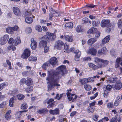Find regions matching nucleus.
<instances>
[{
	"label": "nucleus",
	"instance_id": "9d476101",
	"mask_svg": "<svg viewBox=\"0 0 122 122\" xmlns=\"http://www.w3.org/2000/svg\"><path fill=\"white\" fill-rule=\"evenodd\" d=\"M97 50L94 48H92L89 49L87 51V53L92 55L95 56L97 53Z\"/></svg>",
	"mask_w": 122,
	"mask_h": 122
},
{
	"label": "nucleus",
	"instance_id": "603ef678",
	"mask_svg": "<svg viewBox=\"0 0 122 122\" xmlns=\"http://www.w3.org/2000/svg\"><path fill=\"white\" fill-rule=\"evenodd\" d=\"M17 90L16 89L11 91V92L10 94H11V95H14L15 94H17Z\"/></svg>",
	"mask_w": 122,
	"mask_h": 122
},
{
	"label": "nucleus",
	"instance_id": "0e129e2a",
	"mask_svg": "<svg viewBox=\"0 0 122 122\" xmlns=\"http://www.w3.org/2000/svg\"><path fill=\"white\" fill-rule=\"evenodd\" d=\"M98 94V92H97L93 96L90 97V98L91 100H92L95 99V98L97 96Z\"/></svg>",
	"mask_w": 122,
	"mask_h": 122
},
{
	"label": "nucleus",
	"instance_id": "37998d69",
	"mask_svg": "<svg viewBox=\"0 0 122 122\" xmlns=\"http://www.w3.org/2000/svg\"><path fill=\"white\" fill-rule=\"evenodd\" d=\"M110 122H117V118L116 116L113 117L112 119L110 120Z\"/></svg>",
	"mask_w": 122,
	"mask_h": 122
},
{
	"label": "nucleus",
	"instance_id": "69168bd1",
	"mask_svg": "<svg viewBox=\"0 0 122 122\" xmlns=\"http://www.w3.org/2000/svg\"><path fill=\"white\" fill-rule=\"evenodd\" d=\"M81 52H79V53H78L77 54H76V56H75V60L76 61H77L78 60H76V57H77L78 58H79L81 56Z\"/></svg>",
	"mask_w": 122,
	"mask_h": 122
},
{
	"label": "nucleus",
	"instance_id": "052dcab7",
	"mask_svg": "<svg viewBox=\"0 0 122 122\" xmlns=\"http://www.w3.org/2000/svg\"><path fill=\"white\" fill-rule=\"evenodd\" d=\"M1 92H0V101H2L4 99V98L5 97V95H1Z\"/></svg>",
	"mask_w": 122,
	"mask_h": 122
},
{
	"label": "nucleus",
	"instance_id": "9b49d317",
	"mask_svg": "<svg viewBox=\"0 0 122 122\" xmlns=\"http://www.w3.org/2000/svg\"><path fill=\"white\" fill-rule=\"evenodd\" d=\"M36 42L34 41L33 38L31 39V43L30 45L31 48L33 50L36 49L37 47Z\"/></svg>",
	"mask_w": 122,
	"mask_h": 122
},
{
	"label": "nucleus",
	"instance_id": "bf43d9fd",
	"mask_svg": "<svg viewBox=\"0 0 122 122\" xmlns=\"http://www.w3.org/2000/svg\"><path fill=\"white\" fill-rule=\"evenodd\" d=\"M6 103L5 102H3L1 104H0V108H3L6 105Z\"/></svg>",
	"mask_w": 122,
	"mask_h": 122
},
{
	"label": "nucleus",
	"instance_id": "79ce46f5",
	"mask_svg": "<svg viewBox=\"0 0 122 122\" xmlns=\"http://www.w3.org/2000/svg\"><path fill=\"white\" fill-rule=\"evenodd\" d=\"M23 111H20L16 113V116L17 118H20L22 115V113Z\"/></svg>",
	"mask_w": 122,
	"mask_h": 122
},
{
	"label": "nucleus",
	"instance_id": "a19ab883",
	"mask_svg": "<svg viewBox=\"0 0 122 122\" xmlns=\"http://www.w3.org/2000/svg\"><path fill=\"white\" fill-rule=\"evenodd\" d=\"M37 58L36 57H33L32 56H30L29 58V61H36L37 60Z\"/></svg>",
	"mask_w": 122,
	"mask_h": 122
},
{
	"label": "nucleus",
	"instance_id": "6e6d98bb",
	"mask_svg": "<svg viewBox=\"0 0 122 122\" xmlns=\"http://www.w3.org/2000/svg\"><path fill=\"white\" fill-rule=\"evenodd\" d=\"M82 22L83 23H87L88 22V20L87 18H85L83 19Z\"/></svg>",
	"mask_w": 122,
	"mask_h": 122
},
{
	"label": "nucleus",
	"instance_id": "39448f33",
	"mask_svg": "<svg viewBox=\"0 0 122 122\" xmlns=\"http://www.w3.org/2000/svg\"><path fill=\"white\" fill-rule=\"evenodd\" d=\"M64 43L62 41L58 40L56 41L55 43L54 48L59 50H61Z\"/></svg>",
	"mask_w": 122,
	"mask_h": 122
},
{
	"label": "nucleus",
	"instance_id": "aec40b11",
	"mask_svg": "<svg viewBox=\"0 0 122 122\" xmlns=\"http://www.w3.org/2000/svg\"><path fill=\"white\" fill-rule=\"evenodd\" d=\"M77 96H76L75 94H72L71 96L70 97H69L68 100L69 101L72 100L73 102L76 98H77Z\"/></svg>",
	"mask_w": 122,
	"mask_h": 122
},
{
	"label": "nucleus",
	"instance_id": "7ed1b4c3",
	"mask_svg": "<svg viewBox=\"0 0 122 122\" xmlns=\"http://www.w3.org/2000/svg\"><path fill=\"white\" fill-rule=\"evenodd\" d=\"M46 34L47 35L44 36L42 37L43 39H46L49 41H54L56 38L55 33H49L48 32H46Z\"/></svg>",
	"mask_w": 122,
	"mask_h": 122
},
{
	"label": "nucleus",
	"instance_id": "58836bf2",
	"mask_svg": "<svg viewBox=\"0 0 122 122\" xmlns=\"http://www.w3.org/2000/svg\"><path fill=\"white\" fill-rule=\"evenodd\" d=\"M27 107V104L26 103H24L21 104V108L22 109H25Z\"/></svg>",
	"mask_w": 122,
	"mask_h": 122
},
{
	"label": "nucleus",
	"instance_id": "a878e982",
	"mask_svg": "<svg viewBox=\"0 0 122 122\" xmlns=\"http://www.w3.org/2000/svg\"><path fill=\"white\" fill-rule=\"evenodd\" d=\"M94 61L95 62L98 64H100L101 63L102 59L97 57H95L94 58Z\"/></svg>",
	"mask_w": 122,
	"mask_h": 122
},
{
	"label": "nucleus",
	"instance_id": "2eb2a0df",
	"mask_svg": "<svg viewBox=\"0 0 122 122\" xmlns=\"http://www.w3.org/2000/svg\"><path fill=\"white\" fill-rule=\"evenodd\" d=\"M110 36H108L104 38L102 41V44H105L108 42L110 39Z\"/></svg>",
	"mask_w": 122,
	"mask_h": 122
},
{
	"label": "nucleus",
	"instance_id": "bb28decb",
	"mask_svg": "<svg viewBox=\"0 0 122 122\" xmlns=\"http://www.w3.org/2000/svg\"><path fill=\"white\" fill-rule=\"evenodd\" d=\"M25 21L28 24H31L32 23L33 20L32 18L30 17H28L26 18Z\"/></svg>",
	"mask_w": 122,
	"mask_h": 122
},
{
	"label": "nucleus",
	"instance_id": "6ab92c4d",
	"mask_svg": "<svg viewBox=\"0 0 122 122\" xmlns=\"http://www.w3.org/2000/svg\"><path fill=\"white\" fill-rule=\"evenodd\" d=\"M97 31V29L96 28L92 27L87 31V33L88 34H94L96 33Z\"/></svg>",
	"mask_w": 122,
	"mask_h": 122
},
{
	"label": "nucleus",
	"instance_id": "864d4df0",
	"mask_svg": "<svg viewBox=\"0 0 122 122\" xmlns=\"http://www.w3.org/2000/svg\"><path fill=\"white\" fill-rule=\"evenodd\" d=\"M112 88V86L110 85H107L106 86V90L109 91H110Z\"/></svg>",
	"mask_w": 122,
	"mask_h": 122
},
{
	"label": "nucleus",
	"instance_id": "c85d7f7f",
	"mask_svg": "<svg viewBox=\"0 0 122 122\" xmlns=\"http://www.w3.org/2000/svg\"><path fill=\"white\" fill-rule=\"evenodd\" d=\"M84 87L85 89L87 91H89L92 89L91 86L88 84L84 85Z\"/></svg>",
	"mask_w": 122,
	"mask_h": 122
},
{
	"label": "nucleus",
	"instance_id": "a18cd8bd",
	"mask_svg": "<svg viewBox=\"0 0 122 122\" xmlns=\"http://www.w3.org/2000/svg\"><path fill=\"white\" fill-rule=\"evenodd\" d=\"M69 48V46L68 45H67L66 44H65L64 46V49L66 51H67V53H69V50L68 48Z\"/></svg>",
	"mask_w": 122,
	"mask_h": 122
},
{
	"label": "nucleus",
	"instance_id": "8fccbe9b",
	"mask_svg": "<svg viewBox=\"0 0 122 122\" xmlns=\"http://www.w3.org/2000/svg\"><path fill=\"white\" fill-rule=\"evenodd\" d=\"M25 31L27 33H30L31 32V29L30 27H28L26 29Z\"/></svg>",
	"mask_w": 122,
	"mask_h": 122
},
{
	"label": "nucleus",
	"instance_id": "f3484780",
	"mask_svg": "<svg viewBox=\"0 0 122 122\" xmlns=\"http://www.w3.org/2000/svg\"><path fill=\"white\" fill-rule=\"evenodd\" d=\"M54 101L53 99H51L47 102V103L49 104L48 106V107H51L54 105Z\"/></svg>",
	"mask_w": 122,
	"mask_h": 122
},
{
	"label": "nucleus",
	"instance_id": "c756f323",
	"mask_svg": "<svg viewBox=\"0 0 122 122\" xmlns=\"http://www.w3.org/2000/svg\"><path fill=\"white\" fill-rule=\"evenodd\" d=\"M80 81L82 85L85 84L88 82V79L87 78H83L80 80Z\"/></svg>",
	"mask_w": 122,
	"mask_h": 122
},
{
	"label": "nucleus",
	"instance_id": "5701e85b",
	"mask_svg": "<svg viewBox=\"0 0 122 122\" xmlns=\"http://www.w3.org/2000/svg\"><path fill=\"white\" fill-rule=\"evenodd\" d=\"M121 101L120 97V96H118L116 98V100L114 103V105L115 106H118L119 103Z\"/></svg>",
	"mask_w": 122,
	"mask_h": 122
},
{
	"label": "nucleus",
	"instance_id": "423d86ee",
	"mask_svg": "<svg viewBox=\"0 0 122 122\" xmlns=\"http://www.w3.org/2000/svg\"><path fill=\"white\" fill-rule=\"evenodd\" d=\"M19 27L17 26H15L13 27H8L6 29V31L8 33L12 34L14 31H17Z\"/></svg>",
	"mask_w": 122,
	"mask_h": 122
},
{
	"label": "nucleus",
	"instance_id": "de8ad7c7",
	"mask_svg": "<svg viewBox=\"0 0 122 122\" xmlns=\"http://www.w3.org/2000/svg\"><path fill=\"white\" fill-rule=\"evenodd\" d=\"M71 91L72 90L71 89L68 90V92L66 93L68 99L69 97H70L71 96V95L72 94H71Z\"/></svg>",
	"mask_w": 122,
	"mask_h": 122
},
{
	"label": "nucleus",
	"instance_id": "09e8293b",
	"mask_svg": "<svg viewBox=\"0 0 122 122\" xmlns=\"http://www.w3.org/2000/svg\"><path fill=\"white\" fill-rule=\"evenodd\" d=\"M92 24L93 26L96 27L99 25V23L97 22H96L95 21H92Z\"/></svg>",
	"mask_w": 122,
	"mask_h": 122
},
{
	"label": "nucleus",
	"instance_id": "49530a36",
	"mask_svg": "<svg viewBox=\"0 0 122 122\" xmlns=\"http://www.w3.org/2000/svg\"><path fill=\"white\" fill-rule=\"evenodd\" d=\"M117 24L118 27L121 28L122 26V19L118 20Z\"/></svg>",
	"mask_w": 122,
	"mask_h": 122
},
{
	"label": "nucleus",
	"instance_id": "f8f14e48",
	"mask_svg": "<svg viewBox=\"0 0 122 122\" xmlns=\"http://www.w3.org/2000/svg\"><path fill=\"white\" fill-rule=\"evenodd\" d=\"M57 58L56 57L51 58L49 60V62L50 64L53 66L56 64L57 62Z\"/></svg>",
	"mask_w": 122,
	"mask_h": 122
},
{
	"label": "nucleus",
	"instance_id": "680f3d73",
	"mask_svg": "<svg viewBox=\"0 0 122 122\" xmlns=\"http://www.w3.org/2000/svg\"><path fill=\"white\" fill-rule=\"evenodd\" d=\"M26 80V79L24 78H22L20 81V83L21 84H23L25 83Z\"/></svg>",
	"mask_w": 122,
	"mask_h": 122
},
{
	"label": "nucleus",
	"instance_id": "4d7b16f0",
	"mask_svg": "<svg viewBox=\"0 0 122 122\" xmlns=\"http://www.w3.org/2000/svg\"><path fill=\"white\" fill-rule=\"evenodd\" d=\"M5 118L7 120H8L10 117V115L9 113H6L5 114Z\"/></svg>",
	"mask_w": 122,
	"mask_h": 122
},
{
	"label": "nucleus",
	"instance_id": "cd10ccee",
	"mask_svg": "<svg viewBox=\"0 0 122 122\" xmlns=\"http://www.w3.org/2000/svg\"><path fill=\"white\" fill-rule=\"evenodd\" d=\"M117 78L116 77L113 78L111 77L108 80V83H113L115 82L117 80Z\"/></svg>",
	"mask_w": 122,
	"mask_h": 122
},
{
	"label": "nucleus",
	"instance_id": "473e14b6",
	"mask_svg": "<svg viewBox=\"0 0 122 122\" xmlns=\"http://www.w3.org/2000/svg\"><path fill=\"white\" fill-rule=\"evenodd\" d=\"M18 99L19 100H22L25 97V96L22 94H19L17 95Z\"/></svg>",
	"mask_w": 122,
	"mask_h": 122
},
{
	"label": "nucleus",
	"instance_id": "1a4fd4ad",
	"mask_svg": "<svg viewBox=\"0 0 122 122\" xmlns=\"http://www.w3.org/2000/svg\"><path fill=\"white\" fill-rule=\"evenodd\" d=\"M13 11L15 15L17 16L20 15L21 13L19 9L16 7H13Z\"/></svg>",
	"mask_w": 122,
	"mask_h": 122
},
{
	"label": "nucleus",
	"instance_id": "6e6552de",
	"mask_svg": "<svg viewBox=\"0 0 122 122\" xmlns=\"http://www.w3.org/2000/svg\"><path fill=\"white\" fill-rule=\"evenodd\" d=\"M30 51L29 49H26L24 51L23 53L21 56V57L23 59L27 58L30 55Z\"/></svg>",
	"mask_w": 122,
	"mask_h": 122
},
{
	"label": "nucleus",
	"instance_id": "c9c22d12",
	"mask_svg": "<svg viewBox=\"0 0 122 122\" xmlns=\"http://www.w3.org/2000/svg\"><path fill=\"white\" fill-rule=\"evenodd\" d=\"M35 29L38 32H41L42 31L41 27L39 25H36L35 27Z\"/></svg>",
	"mask_w": 122,
	"mask_h": 122
},
{
	"label": "nucleus",
	"instance_id": "393cba45",
	"mask_svg": "<svg viewBox=\"0 0 122 122\" xmlns=\"http://www.w3.org/2000/svg\"><path fill=\"white\" fill-rule=\"evenodd\" d=\"M15 100V98L14 97H12L10 99L9 101V106L12 107L13 106V104L14 102V101Z\"/></svg>",
	"mask_w": 122,
	"mask_h": 122
},
{
	"label": "nucleus",
	"instance_id": "774afa93",
	"mask_svg": "<svg viewBox=\"0 0 122 122\" xmlns=\"http://www.w3.org/2000/svg\"><path fill=\"white\" fill-rule=\"evenodd\" d=\"M96 6V5H94L92 4H90L89 5H86V6L87 7L94 8Z\"/></svg>",
	"mask_w": 122,
	"mask_h": 122
},
{
	"label": "nucleus",
	"instance_id": "72a5a7b5",
	"mask_svg": "<svg viewBox=\"0 0 122 122\" xmlns=\"http://www.w3.org/2000/svg\"><path fill=\"white\" fill-rule=\"evenodd\" d=\"M65 26L66 27L72 28L73 27V24L71 22L65 24Z\"/></svg>",
	"mask_w": 122,
	"mask_h": 122
},
{
	"label": "nucleus",
	"instance_id": "f704fd0d",
	"mask_svg": "<svg viewBox=\"0 0 122 122\" xmlns=\"http://www.w3.org/2000/svg\"><path fill=\"white\" fill-rule=\"evenodd\" d=\"M97 66H96L95 65V66L93 67V69L94 70L97 69L98 68H101L103 67L102 65V64H97Z\"/></svg>",
	"mask_w": 122,
	"mask_h": 122
},
{
	"label": "nucleus",
	"instance_id": "13d9d810",
	"mask_svg": "<svg viewBox=\"0 0 122 122\" xmlns=\"http://www.w3.org/2000/svg\"><path fill=\"white\" fill-rule=\"evenodd\" d=\"M49 10L50 11V13H51V12H52V14H53V15L56 12L51 7L50 8Z\"/></svg>",
	"mask_w": 122,
	"mask_h": 122
},
{
	"label": "nucleus",
	"instance_id": "ddd939ff",
	"mask_svg": "<svg viewBox=\"0 0 122 122\" xmlns=\"http://www.w3.org/2000/svg\"><path fill=\"white\" fill-rule=\"evenodd\" d=\"M60 111L58 108H56L54 110H50L49 113L52 115H58Z\"/></svg>",
	"mask_w": 122,
	"mask_h": 122
},
{
	"label": "nucleus",
	"instance_id": "2f4dec72",
	"mask_svg": "<svg viewBox=\"0 0 122 122\" xmlns=\"http://www.w3.org/2000/svg\"><path fill=\"white\" fill-rule=\"evenodd\" d=\"M33 90V86H30L28 87L25 89L26 92L29 93L32 91Z\"/></svg>",
	"mask_w": 122,
	"mask_h": 122
},
{
	"label": "nucleus",
	"instance_id": "7c9ffc66",
	"mask_svg": "<svg viewBox=\"0 0 122 122\" xmlns=\"http://www.w3.org/2000/svg\"><path fill=\"white\" fill-rule=\"evenodd\" d=\"M31 13L30 10L29 9H26L25 10V13L24 15L25 17L30 16Z\"/></svg>",
	"mask_w": 122,
	"mask_h": 122
},
{
	"label": "nucleus",
	"instance_id": "e2e57ef3",
	"mask_svg": "<svg viewBox=\"0 0 122 122\" xmlns=\"http://www.w3.org/2000/svg\"><path fill=\"white\" fill-rule=\"evenodd\" d=\"M98 117V115H94L93 116V119L95 121H97V119Z\"/></svg>",
	"mask_w": 122,
	"mask_h": 122
},
{
	"label": "nucleus",
	"instance_id": "e433bc0d",
	"mask_svg": "<svg viewBox=\"0 0 122 122\" xmlns=\"http://www.w3.org/2000/svg\"><path fill=\"white\" fill-rule=\"evenodd\" d=\"M76 31L77 32H80L83 31V30L80 25L78 26L76 28Z\"/></svg>",
	"mask_w": 122,
	"mask_h": 122
},
{
	"label": "nucleus",
	"instance_id": "0eeeda50",
	"mask_svg": "<svg viewBox=\"0 0 122 122\" xmlns=\"http://www.w3.org/2000/svg\"><path fill=\"white\" fill-rule=\"evenodd\" d=\"M9 38V36L8 35H5L3 37L0 38V44L1 45H4L7 42Z\"/></svg>",
	"mask_w": 122,
	"mask_h": 122
},
{
	"label": "nucleus",
	"instance_id": "3c124183",
	"mask_svg": "<svg viewBox=\"0 0 122 122\" xmlns=\"http://www.w3.org/2000/svg\"><path fill=\"white\" fill-rule=\"evenodd\" d=\"M49 64L48 63H45L43 64V65L42 66V67L43 68L44 70H46V67L48 66Z\"/></svg>",
	"mask_w": 122,
	"mask_h": 122
},
{
	"label": "nucleus",
	"instance_id": "4c0bfd02",
	"mask_svg": "<svg viewBox=\"0 0 122 122\" xmlns=\"http://www.w3.org/2000/svg\"><path fill=\"white\" fill-rule=\"evenodd\" d=\"M47 110L46 109H43L37 111V112L40 114H45Z\"/></svg>",
	"mask_w": 122,
	"mask_h": 122
},
{
	"label": "nucleus",
	"instance_id": "338daca9",
	"mask_svg": "<svg viewBox=\"0 0 122 122\" xmlns=\"http://www.w3.org/2000/svg\"><path fill=\"white\" fill-rule=\"evenodd\" d=\"M53 15V14H52V12H51V13H50L49 15V20H52V17Z\"/></svg>",
	"mask_w": 122,
	"mask_h": 122
},
{
	"label": "nucleus",
	"instance_id": "412c9836",
	"mask_svg": "<svg viewBox=\"0 0 122 122\" xmlns=\"http://www.w3.org/2000/svg\"><path fill=\"white\" fill-rule=\"evenodd\" d=\"M65 39L66 41L70 42H72L73 41L72 37L68 35L65 36Z\"/></svg>",
	"mask_w": 122,
	"mask_h": 122
},
{
	"label": "nucleus",
	"instance_id": "20e7f679",
	"mask_svg": "<svg viewBox=\"0 0 122 122\" xmlns=\"http://www.w3.org/2000/svg\"><path fill=\"white\" fill-rule=\"evenodd\" d=\"M21 40L20 38L17 37L14 40L12 38H10L9 40L8 43L9 44H12L17 46L20 43Z\"/></svg>",
	"mask_w": 122,
	"mask_h": 122
},
{
	"label": "nucleus",
	"instance_id": "5fc2aeb1",
	"mask_svg": "<svg viewBox=\"0 0 122 122\" xmlns=\"http://www.w3.org/2000/svg\"><path fill=\"white\" fill-rule=\"evenodd\" d=\"M7 64L9 66V68L10 69H11V63L10 61L8 60H6V61Z\"/></svg>",
	"mask_w": 122,
	"mask_h": 122
},
{
	"label": "nucleus",
	"instance_id": "f257e3e1",
	"mask_svg": "<svg viewBox=\"0 0 122 122\" xmlns=\"http://www.w3.org/2000/svg\"><path fill=\"white\" fill-rule=\"evenodd\" d=\"M66 68L65 66L61 65L57 68L56 71L51 70L48 71L46 79L47 81L48 90H51L56 86H60L58 84L59 79L64 75Z\"/></svg>",
	"mask_w": 122,
	"mask_h": 122
},
{
	"label": "nucleus",
	"instance_id": "b1692460",
	"mask_svg": "<svg viewBox=\"0 0 122 122\" xmlns=\"http://www.w3.org/2000/svg\"><path fill=\"white\" fill-rule=\"evenodd\" d=\"M39 45L41 47H46L47 46V42L44 40H42L40 42Z\"/></svg>",
	"mask_w": 122,
	"mask_h": 122
},
{
	"label": "nucleus",
	"instance_id": "f03ea898",
	"mask_svg": "<svg viewBox=\"0 0 122 122\" xmlns=\"http://www.w3.org/2000/svg\"><path fill=\"white\" fill-rule=\"evenodd\" d=\"M101 25L102 27H107L108 28L109 31H110L114 27L113 25L110 24V21L109 20H103L101 22Z\"/></svg>",
	"mask_w": 122,
	"mask_h": 122
},
{
	"label": "nucleus",
	"instance_id": "c03bdc74",
	"mask_svg": "<svg viewBox=\"0 0 122 122\" xmlns=\"http://www.w3.org/2000/svg\"><path fill=\"white\" fill-rule=\"evenodd\" d=\"M94 110L93 108L92 107H89L87 111L90 113H92L93 112Z\"/></svg>",
	"mask_w": 122,
	"mask_h": 122
},
{
	"label": "nucleus",
	"instance_id": "ea45409f",
	"mask_svg": "<svg viewBox=\"0 0 122 122\" xmlns=\"http://www.w3.org/2000/svg\"><path fill=\"white\" fill-rule=\"evenodd\" d=\"M108 63L109 61H108L102 60L101 63V64H102L103 67V65H104V66H106L108 64Z\"/></svg>",
	"mask_w": 122,
	"mask_h": 122
},
{
	"label": "nucleus",
	"instance_id": "4468645a",
	"mask_svg": "<svg viewBox=\"0 0 122 122\" xmlns=\"http://www.w3.org/2000/svg\"><path fill=\"white\" fill-rule=\"evenodd\" d=\"M107 50L106 47H104L99 50L98 51V53L100 55L105 54L107 53Z\"/></svg>",
	"mask_w": 122,
	"mask_h": 122
},
{
	"label": "nucleus",
	"instance_id": "dca6fc26",
	"mask_svg": "<svg viewBox=\"0 0 122 122\" xmlns=\"http://www.w3.org/2000/svg\"><path fill=\"white\" fill-rule=\"evenodd\" d=\"M26 80L25 84L27 86L31 85L33 84V81L31 79L27 77Z\"/></svg>",
	"mask_w": 122,
	"mask_h": 122
},
{
	"label": "nucleus",
	"instance_id": "a211bd4d",
	"mask_svg": "<svg viewBox=\"0 0 122 122\" xmlns=\"http://www.w3.org/2000/svg\"><path fill=\"white\" fill-rule=\"evenodd\" d=\"M122 87V84L121 82H117L115 85V88L117 90H119Z\"/></svg>",
	"mask_w": 122,
	"mask_h": 122
},
{
	"label": "nucleus",
	"instance_id": "4be33fe9",
	"mask_svg": "<svg viewBox=\"0 0 122 122\" xmlns=\"http://www.w3.org/2000/svg\"><path fill=\"white\" fill-rule=\"evenodd\" d=\"M97 40L96 38H91L89 39L88 41V44L90 45H92Z\"/></svg>",
	"mask_w": 122,
	"mask_h": 122
}]
</instances>
